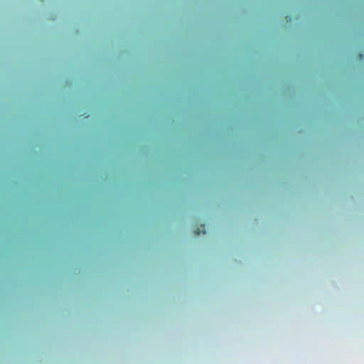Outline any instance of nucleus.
Returning <instances> with one entry per match:
<instances>
[{"mask_svg":"<svg viewBox=\"0 0 364 364\" xmlns=\"http://www.w3.org/2000/svg\"><path fill=\"white\" fill-rule=\"evenodd\" d=\"M194 233L196 235H200L201 233L205 234V225L203 224L200 225V227H198L196 230H194Z\"/></svg>","mask_w":364,"mask_h":364,"instance_id":"nucleus-1","label":"nucleus"}]
</instances>
